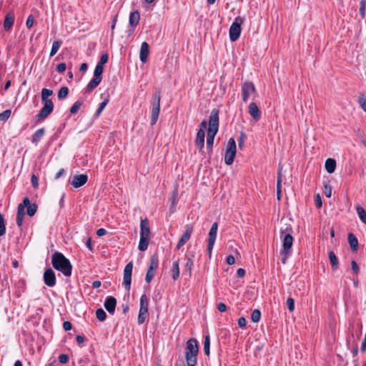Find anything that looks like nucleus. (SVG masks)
Here are the masks:
<instances>
[{"label": "nucleus", "instance_id": "29", "mask_svg": "<svg viewBox=\"0 0 366 366\" xmlns=\"http://www.w3.org/2000/svg\"><path fill=\"white\" fill-rule=\"evenodd\" d=\"M330 264L333 269H337L339 266V261L333 251H330L328 253Z\"/></svg>", "mask_w": 366, "mask_h": 366}, {"label": "nucleus", "instance_id": "10", "mask_svg": "<svg viewBox=\"0 0 366 366\" xmlns=\"http://www.w3.org/2000/svg\"><path fill=\"white\" fill-rule=\"evenodd\" d=\"M132 269V262H128L124 269V277L122 284L127 291H129L131 287Z\"/></svg>", "mask_w": 366, "mask_h": 366}, {"label": "nucleus", "instance_id": "58", "mask_svg": "<svg viewBox=\"0 0 366 366\" xmlns=\"http://www.w3.org/2000/svg\"><path fill=\"white\" fill-rule=\"evenodd\" d=\"M315 204L317 208H320L322 205L321 197L320 194H316L315 197Z\"/></svg>", "mask_w": 366, "mask_h": 366}, {"label": "nucleus", "instance_id": "3", "mask_svg": "<svg viewBox=\"0 0 366 366\" xmlns=\"http://www.w3.org/2000/svg\"><path fill=\"white\" fill-rule=\"evenodd\" d=\"M199 352L198 342L196 339L190 338L186 343L185 359L187 366H196Z\"/></svg>", "mask_w": 366, "mask_h": 366}, {"label": "nucleus", "instance_id": "4", "mask_svg": "<svg viewBox=\"0 0 366 366\" xmlns=\"http://www.w3.org/2000/svg\"><path fill=\"white\" fill-rule=\"evenodd\" d=\"M160 101H161V89L157 88L152 94L151 99L152 110H151V125H154L159 117L160 112Z\"/></svg>", "mask_w": 366, "mask_h": 366}, {"label": "nucleus", "instance_id": "30", "mask_svg": "<svg viewBox=\"0 0 366 366\" xmlns=\"http://www.w3.org/2000/svg\"><path fill=\"white\" fill-rule=\"evenodd\" d=\"M149 243V238L140 237L139 249L144 252L147 249Z\"/></svg>", "mask_w": 366, "mask_h": 366}, {"label": "nucleus", "instance_id": "49", "mask_svg": "<svg viewBox=\"0 0 366 366\" xmlns=\"http://www.w3.org/2000/svg\"><path fill=\"white\" fill-rule=\"evenodd\" d=\"M140 307L148 308V300L145 294L142 295L140 297Z\"/></svg>", "mask_w": 366, "mask_h": 366}, {"label": "nucleus", "instance_id": "50", "mask_svg": "<svg viewBox=\"0 0 366 366\" xmlns=\"http://www.w3.org/2000/svg\"><path fill=\"white\" fill-rule=\"evenodd\" d=\"M34 23V17L32 14H30L26 21V26L28 29H30L32 27Z\"/></svg>", "mask_w": 366, "mask_h": 366}, {"label": "nucleus", "instance_id": "24", "mask_svg": "<svg viewBox=\"0 0 366 366\" xmlns=\"http://www.w3.org/2000/svg\"><path fill=\"white\" fill-rule=\"evenodd\" d=\"M348 242L353 252L358 249V240L352 233H349L347 237Z\"/></svg>", "mask_w": 366, "mask_h": 366}, {"label": "nucleus", "instance_id": "43", "mask_svg": "<svg viewBox=\"0 0 366 366\" xmlns=\"http://www.w3.org/2000/svg\"><path fill=\"white\" fill-rule=\"evenodd\" d=\"M82 102L80 101H76L70 108V112L71 114H76L78 110L80 109V107L82 105Z\"/></svg>", "mask_w": 366, "mask_h": 366}, {"label": "nucleus", "instance_id": "34", "mask_svg": "<svg viewBox=\"0 0 366 366\" xmlns=\"http://www.w3.org/2000/svg\"><path fill=\"white\" fill-rule=\"evenodd\" d=\"M61 44H62V41L60 40L54 41L53 42L51 49L50 51V54H49L50 57H52L53 56H54L56 54V52L59 49L60 46H61Z\"/></svg>", "mask_w": 366, "mask_h": 366}, {"label": "nucleus", "instance_id": "45", "mask_svg": "<svg viewBox=\"0 0 366 366\" xmlns=\"http://www.w3.org/2000/svg\"><path fill=\"white\" fill-rule=\"evenodd\" d=\"M154 277V270H151L149 268H148L146 277H145V281L147 283H149L152 279Z\"/></svg>", "mask_w": 366, "mask_h": 366}, {"label": "nucleus", "instance_id": "61", "mask_svg": "<svg viewBox=\"0 0 366 366\" xmlns=\"http://www.w3.org/2000/svg\"><path fill=\"white\" fill-rule=\"evenodd\" d=\"M63 328L66 331H69L72 329V324L69 321H65L63 323Z\"/></svg>", "mask_w": 366, "mask_h": 366}, {"label": "nucleus", "instance_id": "28", "mask_svg": "<svg viewBox=\"0 0 366 366\" xmlns=\"http://www.w3.org/2000/svg\"><path fill=\"white\" fill-rule=\"evenodd\" d=\"M149 262V268L151 270H155L159 266V257L157 254H153L150 257Z\"/></svg>", "mask_w": 366, "mask_h": 366}, {"label": "nucleus", "instance_id": "18", "mask_svg": "<svg viewBox=\"0 0 366 366\" xmlns=\"http://www.w3.org/2000/svg\"><path fill=\"white\" fill-rule=\"evenodd\" d=\"M150 228L149 221L147 218L141 219L140 222V237L149 238Z\"/></svg>", "mask_w": 366, "mask_h": 366}, {"label": "nucleus", "instance_id": "22", "mask_svg": "<svg viewBox=\"0 0 366 366\" xmlns=\"http://www.w3.org/2000/svg\"><path fill=\"white\" fill-rule=\"evenodd\" d=\"M140 20V14L138 11H132L129 14V25L132 27H135L139 24Z\"/></svg>", "mask_w": 366, "mask_h": 366}, {"label": "nucleus", "instance_id": "55", "mask_svg": "<svg viewBox=\"0 0 366 366\" xmlns=\"http://www.w3.org/2000/svg\"><path fill=\"white\" fill-rule=\"evenodd\" d=\"M351 266H352V269L353 271V273L355 274H357L359 272V270H360L357 263L355 260H352L351 262Z\"/></svg>", "mask_w": 366, "mask_h": 366}, {"label": "nucleus", "instance_id": "27", "mask_svg": "<svg viewBox=\"0 0 366 366\" xmlns=\"http://www.w3.org/2000/svg\"><path fill=\"white\" fill-rule=\"evenodd\" d=\"M53 94V91L49 89L44 88L41 90V98L42 102H52L49 99V97Z\"/></svg>", "mask_w": 366, "mask_h": 366}, {"label": "nucleus", "instance_id": "60", "mask_svg": "<svg viewBox=\"0 0 366 366\" xmlns=\"http://www.w3.org/2000/svg\"><path fill=\"white\" fill-rule=\"evenodd\" d=\"M238 325L241 328H244L246 327L247 320L244 317H242L238 319Z\"/></svg>", "mask_w": 366, "mask_h": 366}, {"label": "nucleus", "instance_id": "42", "mask_svg": "<svg viewBox=\"0 0 366 366\" xmlns=\"http://www.w3.org/2000/svg\"><path fill=\"white\" fill-rule=\"evenodd\" d=\"M11 114V111L10 109H6L1 113H0V121L6 122L10 117Z\"/></svg>", "mask_w": 366, "mask_h": 366}, {"label": "nucleus", "instance_id": "39", "mask_svg": "<svg viewBox=\"0 0 366 366\" xmlns=\"http://www.w3.org/2000/svg\"><path fill=\"white\" fill-rule=\"evenodd\" d=\"M96 317L99 321L102 322L106 320L107 313L103 309L99 308L96 311Z\"/></svg>", "mask_w": 366, "mask_h": 366}, {"label": "nucleus", "instance_id": "59", "mask_svg": "<svg viewBox=\"0 0 366 366\" xmlns=\"http://www.w3.org/2000/svg\"><path fill=\"white\" fill-rule=\"evenodd\" d=\"M66 69V65L65 63H60L56 66V71L59 73H62L65 71Z\"/></svg>", "mask_w": 366, "mask_h": 366}, {"label": "nucleus", "instance_id": "1", "mask_svg": "<svg viewBox=\"0 0 366 366\" xmlns=\"http://www.w3.org/2000/svg\"><path fill=\"white\" fill-rule=\"evenodd\" d=\"M51 264L55 269L61 272L65 277L71 275L72 264L61 252L56 251L52 254Z\"/></svg>", "mask_w": 366, "mask_h": 366}, {"label": "nucleus", "instance_id": "51", "mask_svg": "<svg viewBox=\"0 0 366 366\" xmlns=\"http://www.w3.org/2000/svg\"><path fill=\"white\" fill-rule=\"evenodd\" d=\"M59 361L61 364H66L69 361V355L66 354H61L59 357Z\"/></svg>", "mask_w": 366, "mask_h": 366}, {"label": "nucleus", "instance_id": "21", "mask_svg": "<svg viewBox=\"0 0 366 366\" xmlns=\"http://www.w3.org/2000/svg\"><path fill=\"white\" fill-rule=\"evenodd\" d=\"M102 77H97L94 76L89 81L85 88V92L87 93L92 92L102 81Z\"/></svg>", "mask_w": 366, "mask_h": 366}, {"label": "nucleus", "instance_id": "15", "mask_svg": "<svg viewBox=\"0 0 366 366\" xmlns=\"http://www.w3.org/2000/svg\"><path fill=\"white\" fill-rule=\"evenodd\" d=\"M22 203L24 208H26L27 215L33 217L37 211V205L36 204H31L30 199L27 197L23 199Z\"/></svg>", "mask_w": 366, "mask_h": 366}, {"label": "nucleus", "instance_id": "46", "mask_svg": "<svg viewBox=\"0 0 366 366\" xmlns=\"http://www.w3.org/2000/svg\"><path fill=\"white\" fill-rule=\"evenodd\" d=\"M287 305L290 312H293L295 310V300L292 297L287 300Z\"/></svg>", "mask_w": 366, "mask_h": 366}, {"label": "nucleus", "instance_id": "20", "mask_svg": "<svg viewBox=\"0 0 366 366\" xmlns=\"http://www.w3.org/2000/svg\"><path fill=\"white\" fill-rule=\"evenodd\" d=\"M15 19V15L13 12H9L6 14L4 21V29L5 31H9L14 23Z\"/></svg>", "mask_w": 366, "mask_h": 366}, {"label": "nucleus", "instance_id": "47", "mask_svg": "<svg viewBox=\"0 0 366 366\" xmlns=\"http://www.w3.org/2000/svg\"><path fill=\"white\" fill-rule=\"evenodd\" d=\"M24 207L23 206V203L21 202L18 205L17 208V214L16 217H24L25 212H24Z\"/></svg>", "mask_w": 366, "mask_h": 366}, {"label": "nucleus", "instance_id": "16", "mask_svg": "<svg viewBox=\"0 0 366 366\" xmlns=\"http://www.w3.org/2000/svg\"><path fill=\"white\" fill-rule=\"evenodd\" d=\"M117 305V300L116 299L112 296H108L104 303V306L107 311L109 313L113 315L115 312V308Z\"/></svg>", "mask_w": 366, "mask_h": 366}, {"label": "nucleus", "instance_id": "63", "mask_svg": "<svg viewBox=\"0 0 366 366\" xmlns=\"http://www.w3.org/2000/svg\"><path fill=\"white\" fill-rule=\"evenodd\" d=\"M226 261L229 265H232L235 262V259L233 255L229 254L227 257Z\"/></svg>", "mask_w": 366, "mask_h": 366}, {"label": "nucleus", "instance_id": "6", "mask_svg": "<svg viewBox=\"0 0 366 366\" xmlns=\"http://www.w3.org/2000/svg\"><path fill=\"white\" fill-rule=\"evenodd\" d=\"M244 19L241 16H237L234 19V22L232 24V25L229 27V39L231 41H237L240 36L241 34V25L243 24Z\"/></svg>", "mask_w": 366, "mask_h": 366}, {"label": "nucleus", "instance_id": "62", "mask_svg": "<svg viewBox=\"0 0 366 366\" xmlns=\"http://www.w3.org/2000/svg\"><path fill=\"white\" fill-rule=\"evenodd\" d=\"M217 310L220 312H224L226 310H227V306L223 302H219L218 305H217Z\"/></svg>", "mask_w": 366, "mask_h": 366}, {"label": "nucleus", "instance_id": "33", "mask_svg": "<svg viewBox=\"0 0 366 366\" xmlns=\"http://www.w3.org/2000/svg\"><path fill=\"white\" fill-rule=\"evenodd\" d=\"M356 210L360 220L366 224V212L360 205H357Z\"/></svg>", "mask_w": 366, "mask_h": 366}, {"label": "nucleus", "instance_id": "23", "mask_svg": "<svg viewBox=\"0 0 366 366\" xmlns=\"http://www.w3.org/2000/svg\"><path fill=\"white\" fill-rule=\"evenodd\" d=\"M204 137L205 132H202V130H198L197 133V137L195 139V145L201 150L203 149L204 145Z\"/></svg>", "mask_w": 366, "mask_h": 366}, {"label": "nucleus", "instance_id": "57", "mask_svg": "<svg viewBox=\"0 0 366 366\" xmlns=\"http://www.w3.org/2000/svg\"><path fill=\"white\" fill-rule=\"evenodd\" d=\"M358 102L362 110L366 112V99L363 96L360 97Z\"/></svg>", "mask_w": 366, "mask_h": 366}, {"label": "nucleus", "instance_id": "48", "mask_svg": "<svg viewBox=\"0 0 366 366\" xmlns=\"http://www.w3.org/2000/svg\"><path fill=\"white\" fill-rule=\"evenodd\" d=\"M324 193L325 195L330 198L332 195V187L330 184H324Z\"/></svg>", "mask_w": 366, "mask_h": 366}, {"label": "nucleus", "instance_id": "31", "mask_svg": "<svg viewBox=\"0 0 366 366\" xmlns=\"http://www.w3.org/2000/svg\"><path fill=\"white\" fill-rule=\"evenodd\" d=\"M172 278L174 280H177L179 277V260L174 261L172 264Z\"/></svg>", "mask_w": 366, "mask_h": 366}, {"label": "nucleus", "instance_id": "7", "mask_svg": "<svg viewBox=\"0 0 366 366\" xmlns=\"http://www.w3.org/2000/svg\"><path fill=\"white\" fill-rule=\"evenodd\" d=\"M237 152V147L235 140L233 138H230L228 140L225 154H224V162L227 165H231L234 159Z\"/></svg>", "mask_w": 366, "mask_h": 366}, {"label": "nucleus", "instance_id": "26", "mask_svg": "<svg viewBox=\"0 0 366 366\" xmlns=\"http://www.w3.org/2000/svg\"><path fill=\"white\" fill-rule=\"evenodd\" d=\"M45 129L44 128H41L36 130L31 137V142L34 144H37L42 137L44 135Z\"/></svg>", "mask_w": 366, "mask_h": 366}, {"label": "nucleus", "instance_id": "2", "mask_svg": "<svg viewBox=\"0 0 366 366\" xmlns=\"http://www.w3.org/2000/svg\"><path fill=\"white\" fill-rule=\"evenodd\" d=\"M219 110L214 109L211 111L209 119V127L207 129V146L212 147L214 143V137L219 129Z\"/></svg>", "mask_w": 366, "mask_h": 366}, {"label": "nucleus", "instance_id": "19", "mask_svg": "<svg viewBox=\"0 0 366 366\" xmlns=\"http://www.w3.org/2000/svg\"><path fill=\"white\" fill-rule=\"evenodd\" d=\"M149 54V46L147 42L144 41L142 43L139 53V59L142 63H146L147 61Z\"/></svg>", "mask_w": 366, "mask_h": 366}, {"label": "nucleus", "instance_id": "38", "mask_svg": "<svg viewBox=\"0 0 366 366\" xmlns=\"http://www.w3.org/2000/svg\"><path fill=\"white\" fill-rule=\"evenodd\" d=\"M69 94V89L66 86H62L58 92V99H65Z\"/></svg>", "mask_w": 366, "mask_h": 366}, {"label": "nucleus", "instance_id": "37", "mask_svg": "<svg viewBox=\"0 0 366 366\" xmlns=\"http://www.w3.org/2000/svg\"><path fill=\"white\" fill-rule=\"evenodd\" d=\"M194 257V254H192L191 257H188L187 259L186 264H185V267H186L187 269L189 272V276L191 275L192 267H193V265H194V262H193V257Z\"/></svg>", "mask_w": 366, "mask_h": 366}, {"label": "nucleus", "instance_id": "5", "mask_svg": "<svg viewBox=\"0 0 366 366\" xmlns=\"http://www.w3.org/2000/svg\"><path fill=\"white\" fill-rule=\"evenodd\" d=\"M292 228L291 226H287L284 230L281 229L280 237L282 239V254L292 253V247L294 238L292 235Z\"/></svg>", "mask_w": 366, "mask_h": 366}, {"label": "nucleus", "instance_id": "44", "mask_svg": "<svg viewBox=\"0 0 366 366\" xmlns=\"http://www.w3.org/2000/svg\"><path fill=\"white\" fill-rule=\"evenodd\" d=\"M6 233V227L3 215L0 213V237Z\"/></svg>", "mask_w": 366, "mask_h": 366}, {"label": "nucleus", "instance_id": "41", "mask_svg": "<svg viewBox=\"0 0 366 366\" xmlns=\"http://www.w3.org/2000/svg\"><path fill=\"white\" fill-rule=\"evenodd\" d=\"M103 71H104V66L97 64L94 69V76H97V77H102V74Z\"/></svg>", "mask_w": 366, "mask_h": 366}, {"label": "nucleus", "instance_id": "52", "mask_svg": "<svg viewBox=\"0 0 366 366\" xmlns=\"http://www.w3.org/2000/svg\"><path fill=\"white\" fill-rule=\"evenodd\" d=\"M31 185H32L33 187H34L36 189L38 188V187H39V179H38V177L34 174H33L31 175Z\"/></svg>", "mask_w": 366, "mask_h": 366}, {"label": "nucleus", "instance_id": "56", "mask_svg": "<svg viewBox=\"0 0 366 366\" xmlns=\"http://www.w3.org/2000/svg\"><path fill=\"white\" fill-rule=\"evenodd\" d=\"M108 59H109L108 54H104L102 55L100 60L97 64L104 66V64H105L108 61Z\"/></svg>", "mask_w": 366, "mask_h": 366}, {"label": "nucleus", "instance_id": "12", "mask_svg": "<svg viewBox=\"0 0 366 366\" xmlns=\"http://www.w3.org/2000/svg\"><path fill=\"white\" fill-rule=\"evenodd\" d=\"M88 181V176L86 174H76L69 178V183L74 188H79L84 185Z\"/></svg>", "mask_w": 366, "mask_h": 366}, {"label": "nucleus", "instance_id": "17", "mask_svg": "<svg viewBox=\"0 0 366 366\" xmlns=\"http://www.w3.org/2000/svg\"><path fill=\"white\" fill-rule=\"evenodd\" d=\"M248 112L254 121L260 119L261 112L256 103L252 102L249 104Z\"/></svg>", "mask_w": 366, "mask_h": 366}, {"label": "nucleus", "instance_id": "35", "mask_svg": "<svg viewBox=\"0 0 366 366\" xmlns=\"http://www.w3.org/2000/svg\"><path fill=\"white\" fill-rule=\"evenodd\" d=\"M204 352L207 356L209 355V353H210V336H209V335H207L204 337Z\"/></svg>", "mask_w": 366, "mask_h": 366}, {"label": "nucleus", "instance_id": "13", "mask_svg": "<svg viewBox=\"0 0 366 366\" xmlns=\"http://www.w3.org/2000/svg\"><path fill=\"white\" fill-rule=\"evenodd\" d=\"M185 231L184 234L182 235L180 239H179L177 249H179L182 247L184 245V244L189 241L191 237V235L193 232V226L191 224H187L184 226Z\"/></svg>", "mask_w": 366, "mask_h": 366}, {"label": "nucleus", "instance_id": "9", "mask_svg": "<svg viewBox=\"0 0 366 366\" xmlns=\"http://www.w3.org/2000/svg\"><path fill=\"white\" fill-rule=\"evenodd\" d=\"M42 103L44 104V106L39 114L36 116L37 122H41L46 119L54 110V104L52 102Z\"/></svg>", "mask_w": 366, "mask_h": 366}, {"label": "nucleus", "instance_id": "53", "mask_svg": "<svg viewBox=\"0 0 366 366\" xmlns=\"http://www.w3.org/2000/svg\"><path fill=\"white\" fill-rule=\"evenodd\" d=\"M147 317H148V315H144V314H142V313L139 312L138 319H137L138 324L139 325L143 324L145 322Z\"/></svg>", "mask_w": 366, "mask_h": 366}, {"label": "nucleus", "instance_id": "64", "mask_svg": "<svg viewBox=\"0 0 366 366\" xmlns=\"http://www.w3.org/2000/svg\"><path fill=\"white\" fill-rule=\"evenodd\" d=\"M107 233V231L104 228H99L97 230V235L98 237H102Z\"/></svg>", "mask_w": 366, "mask_h": 366}, {"label": "nucleus", "instance_id": "11", "mask_svg": "<svg viewBox=\"0 0 366 366\" xmlns=\"http://www.w3.org/2000/svg\"><path fill=\"white\" fill-rule=\"evenodd\" d=\"M242 98L244 102L249 100L250 95L256 92L254 84L251 81H245L242 86Z\"/></svg>", "mask_w": 366, "mask_h": 366}, {"label": "nucleus", "instance_id": "36", "mask_svg": "<svg viewBox=\"0 0 366 366\" xmlns=\"http://www.w3.org/2000/svg\"><path fill=\"white\" fill-rule=\"evenodd\" d=\"M359 14L361 19L366 16V0H361L360 2Z\"/></svg>", "mask_w": 366, "mask_h": 366}, {"label": "nucleus", "instance_id": "40", "mask_svg": "<svg viewBox=\"0 0 366 366\" xmlns=\"http://www.w3.org/2000/svg\"><path fill=\"white\" fill-rule=\"evenodd\" d=\"M261 318V312L258 309H255L252 311L251 315V320L253 322H258Z\"/></svg>", "mask_w": 366, "mask_h": 366}, {"label": "nucleus", "instance_id": "32", "mask_svg": "<svg viewBox=\"0 0 366 366\" xmlns=\"http://www.w3.org/2000/svg\"><path fill=\"white\" fill-rule=\"evenodd\" d=\"M109 102V97H107L103 102H102L99 104V108L97 109V110L94 114L95 118H98L99 117V115L101 114V113L102 112V111L104 110L105 107L107 105Z\"/></svg>", "mask_w": 366, "mask_h": 366}, {"label": "nucleus", "instance_id": "54", "mask_svg": "<svg viewBox=\"0 0 366 366\" xmlns=\"http://www.w3.org/2000/svg\"><path fill=\"white\" fill-rule=\"evenodd\" d=\"M246 139V135L244 132H241L239 138L238 139V146L239 147H242L244 143V140Z\"/></svg>", "mask_w": 366, "mask_h": 366}, {"label": "nucleus", "instance_id": "14", "mask_svg": "<svg viewBox=\"0 0 366 366\" xmlns=\"http://www.w3.org/2000/svg\"><path fill=\"white\" fill-rule=\"evenodd\" d=\"M44 282L46 286L50 287H52L56 285V275L51 268H48L44 271Z\"/></svg>", "mask_w": 366, "mask_h": 366}, {"label": "nucleus", "instance_id": "8", "mask_svg": "<svg viewBox=\"0 0 366 366\" xmlns=\"http://www.w3.org/2000/svg\"><path fill=\"white\" fill-rule=\"evenodd\" d=\"M217 229H218V224L217 222H214L210 228V230L209 232V237L207 239V251L208 253L209 257H211L212 252L215 243V240L217 238Z\"/></svg>", "mask_w": 366, "mask_h": 366}, {"label": "nucleus", "instance_id": "25", "mask_svg": "<svg viewBox=\"0 0 366 366\" xmlns=\"http://www.w3.org/2000/svg\"><path fill=\"white\" fill-rule=\"evenodd\" d=\"M325 167L329 174L333 173L336 168V161L334 159H327L325 162Z\"/></svg>", "mask_w": 366, "mask_h": 366}]
</instances>
